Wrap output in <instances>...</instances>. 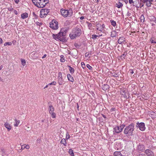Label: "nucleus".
<instances>
[{"instance_id":"f257e3e1","label":"nucleus","mask_w":156,"mask_h":156,"mask_svg":"<svg viewBox=\"0 0 156 156\" xmlns=\"http://www.w3.org/2000/svg\"><path fill=\"white\" fill-rule=\"evenodd\" d=\"M82 32L81 27L77 26L73 29L72 32L69 34V37L72 39L81 36Z\"/></svg>"},{"instance_id":"f03ea898","label":"nucleus","mask_w":156,"mask_h":156,"mask_svg":"<svg viewBox=\"0 0 156 156\" xmlns=\"http://www.w3.org/2000/svg\"><path fill=\"white\" fill-rule=\"evenodd\" d=\"M134 126L135 124L133 123H132L128 126H126L124 130V134L128 136L133 135Z\"/></svg>"},{"instance_id":"7ed1b4c3","label":"nucleus","mask_w":156,"mask_h":156,"mask_svg":"<svg viewBox=\"0 0 156 156\" xmlns=\"http://www.w3.org/2000/svg\"><path fill=\"white\" fill-rule=\"evenodd\" d=\"M66 34V33L64 32H61L60 31L56 34H53L52 37L56 40V39H58L60 41L65 42L66 41L65 37Z\"/></svg>"},{"instance_id":"20e7f679","label":"nucleus","mask_w":156,"mask_h":156,"mask_svg":"<svg viewBox=\"0 0 156 156\" xmlns=\"http://www.w3.org/2000/svg\"><path fill=\"white\" fill-rule=\"evenodd\" d=\"M125 126V125L122 124L120 126H115L113 128L114 134L115 133H118L121 132Z\"/></svg>"},{"instance_id":"39448f33","label":"nucleus","mask_w":156,"mask_h":156,"mask_svg":"<svg viewBox=\"0 0 156 156\" xmlns=\"http://www.w3.org/2000/svg\"><path fill=\"white\" fill-rule=\"evenodd\" d=\"M60 12L64 17H67L68 16H72L73 12L72 10H60Z\"/></svg>"},{"instance_id":"423d86ee","label":"nucleus","mask_w":156,"mask_h":156,"mask_svg":"<svg viewBox=\"0 0 156 156\" xmlns=\"http://www.w3.org/2000/svg\"><path fill=\"white\" fill-rule=\"evenodd\" d=\"M49 26L53 30L57 29L58 28V23L56 20L53 19L50 23Z\"/></svg>"},{"instance_id":"0eeeda50","label":"nucleus","mask_w":156,"mask_h":156,"mask_svg":"<svg viewBox=\"0 0 156 156\" xmlns=\"http://www.w3.org/2000/svg\"><path fill=\"white\" fill-rule=\"evenodd\" d=\"M136 126V128H138L140 130L143 131H144L146 129L145 123L143 122L139 123V122H137Z\"/></svg>"},{"instance_id":"6e6552de","label":"nucleus","mask_w":156,"mask_h":156,"mask_svg":"<svg viewBox=\"0 0 156 156\" xmlns=\"http://www.w3.org/2000/svg\"><path fill=\"white\" fill-rule=\"evenodd\" d=\"M48 0H40L37 7L39 8H43L45 5L48 3Z\"/></svg>"},{"instance_id":"1a4fd4ad","label":"nucleus","mask_w":156,"mask_h":156,"mask_svg":"<svg viewBox=\"0 0 156 156\" xmlns=\"http://www.w3.org/2000/svg\"><path fill=\"white\" fill-rule=\"evenodd\" d=\"M96 26L98 30L101 32H103L104 30L105 26L104 24H101L99 23H96Z\"/></svg>"},{"instance_id":"9d476101","label":"nucleus","mask_w":156,"mask_h":156,"mask_svg":"<svg viewBox=\"0 0 156 156\" xmlns=\"http://www.w3.org/2000/svg\"><path fill=\"white\" fill-rule=\"evenodd\" d=\"M145 149L144 145L139 144L137 147L136 150L138 152H143Z\"/></svg>"},{"instance_id":"9b49d317","label":"nucleus","mask_w":156,"mask_h":156,"mask_svg":"<svg viewBox=\"0 0 156 156\" xmlns=\"http://www.w3.org/2000/svg\"><path fill=\"white\" fill-rule=\"evenodd\" d=\"M49 12V10H40V17L43 18L45 17Z\"/></svg>"},{"instance_id":"f8f14e48","label":"nucleus","mask_w":156,"mask_h":156,"mask_svg":"<svg viewBox=\"0 0 156 156\" xmlns=\"http://www.w3.org/2000/svg\"><path fill=\"white\" fill-rule=\"evenodd\" d=\"M144 153L147 156H154L153 152L149 149H147L145 150Z\"/></svg>"},{"instance_id":"ddd939ff","label":"nucleus","mask_w":156,"mask_h":156,"mask_svg":"<svg viewBox=\"0 0 156 156\" xmlns=\"http://www.w3.org/2000/svg\"><path fill=\"white\" fill-rule=\"evenodd\" d=\"M141 2L143 3H146V4L147 7L150 6L153 0H140Z\"/></svg>"},{"instance_id":"4468645a","label":"nucleus","mask_w":156,"mask_h":156,"mask_svg":"<svg viewBox=\"0 0 156 156\" xmlns=\"http://www.w3.org/2000/svg\"><path fill=\"white\" fill-rule=\"evenodd\" d=\"M48 110L49 113L51 112H54V108L51 102H49L48 103Z\"/></svg>"},{"instance_id":"2eb2a0df","label":"nucleus","mask_w":156,"mask_h":156,"mask_svg":"<svg viewBox=\"0 0 156 156\" xmlns=\"http://www.w3.org/2000/svg\"><path fill=\"white\" fill-rule=\"evenodd\" d=\"M4 126L7 129L8 131H9L12 129V126L8 122H6L4 124Z\"/></svg>"},{"instance_id":"dca6fc26","label":"nucleus","mask_w":156,"mask_h":156,"mask_svg":"<svg viewBox=\"0 0 156 156\" xmlns=\"http://www.w3.org/2000/svg\"><path fill=\"white\" fill-rule=\"evenodd\" d=\"M67 77L68 80L72 82H73L74 81V79L73 77L71 76V74H68L67 75Z\"/></svg>"},{"instance_id":"f3484780","label":"nucleus","mask_w":156,"mask_h":156,"mask_svg":"<svg viewBox=\"0 0 156 156\" xmlns=\"http://www.w3.org/2000/svg\"><path fill=\"white\" fill-rule=\"evenodd\" d=\"M109 86L108 84H104L102 86V88L104 90H106L109 88Z\"/></svg>"},{"instance_id":"a211bd4d","label":"nucleus","mask_w":156,"mask_h":156,"mask_svg":"<svg viewBox=\"0 0 156 156\" xmlns=\"http://www.w3.org/2000/svg\"><path fill=\"white\" fill-rule=\"evenodd\" d=\"M58 82L59 85H62L63 83V79L62 78L58 77Z\"/></svg>"},{"instance_id":"6ab92c4d","label":"nucleus","mask_w":156,"mask_h":156,"mask_svg":"<svg viewBox=\"0 0 156 156\" xmlns=\"http://www.w3.org/2000/svg\"><path fill=\"white\" fill-rule=\"evenodd\" d=\"M28 17V14L27 13L25 12L22 13L21 15V18L23 19L27 18Z\"/></svg>"},{"instance_id":"aec40b11","label":"nucleus","mask_w":156,"mask_h":156,"mask_svg":"<svg viewBox=\"0 0 156 156\" xmlns=\"http://www.w3.org/2000/svg\"><path fill=\"white\" fill-rule=\"evenodd\" d=\"M125 41V38L122 37H120L118 40V42L119 44H121Z\"/></svg>"},{"instance_id":"412c9836","label":"nucleus","mask_w":156,"mask_h":156,"mask_svg":"<svg viewBox=\"0 0 156 156\" xmlns=\"http://www.w3.org/2000/svg\"><path fill=\"white\" fill-rule=\"evenodd\" d=\"M112 74L113 76L116 77H119L120 75V74L119 73V72H113V73H112Z\"/></svg>"},{"instance_id":"4be33fe9","label":"nucleus","mask_w":156,"mask_h":156,"mask_svg":"<svg viewBox=\"0 0 156 156\" xmlns=\"http://www.w3.org/2000/svg\"><path fill=\"white\" fill-rule=\"evenodd\" d=\"M15 123L14 124V126H18V125H19L20 121L19 120H17V119H15Z\"/></svg>"},{"instance_id":"5701e85b","label":"nucleus","mask_w":156,"mask_h":156,"mask_svg":"<svg viewBox=\"0 0 156 156\" xmlns=\"http://www.w3.org/2000/svg\"><path fill=\"white\" fill-rule=\"evenodd\" d=\"M149 19L151 21L154 22L156 23V18L154 16H150V17L149 18Z\"/></svg>"},{"instance_id":"b1692460","label":"nucleus","mask_w":156,"mask_h":156,"mask_svg":"<svg viewBox=\"0 0 156 156\" xmlns=\"http://www.w3.org/2000/svg\"><path fill=\"white\" fill-rule=\"evenodd\" d=\"M61 143L62 144H63V145L65 146H66V139H64V138H63L61 141Z\"/></svg>"},{"instance_id":"393cba45","label":"nucleus","mask_w":156,"mask_h":156,"mask_svg":"<svg viewBox=\"0 0 156 156\" xmlns=\"http://www.w3.org/2000/svg\"><path fill=\"white\" fill-rule=\"evenodd\" d=\"M69 153L71 155V156H74V154L72 149H70L69 150Z\"/></svg>"},{"instance_id":"a878e982","label":"nucleus","mask_w":156,"mask_h":156,"mask_svg":"<svg viewBox=\"0 0 156 156\" xmlns=\"http://www.w3.org/2000/svg\"><path fill=\"white\" fill-rule=\"evenodd\" d=\"M110 22L111 23L112 25L114 27H115L116 25V23L115 21L113 20H110Z\"/></svg>"},{"instance_id":"bb28decb","label":"nucleus","mask_w":156,"mask_h":156,"mask_svg":"<svg viewBox=\"0 0 156 156\" xmlns=\"http://www.w3.org/2000/svg\"><path fill=\"white\" fill-rule=\"evenodd\" d=\"M51 115V117L53 118H55L56 117V114L54 112L49 113Z\"/></svg>"},{"instance_id":"cd10ccee","label":"nucleus","mask_w":156,"mask_h":156,"mask_svg":"<svg viewBox=\"0 0 156 156\" xmlns=\"http://www.w3.org/2000/svg\"><path fill=\"white\" fill-rule=\"evenodd\" d=\"M144 19L145 18L143 14H142L140 17V20L141 22H144Z\"/></svg>"},{"instance_id":"c85d7f7f","label":"nucleus","mask_w":156,"mask_h":156,"mask_svg":"<svg viewBox=\"0 0 156 156\" xmlns=\"http://www.w3.org/2000/svg\"><path fill=\"white\" fill-rule=\"evenodd\" d=\"M116 33L115 31H113V32H112L111 36L112 37H115L116 36Z\"/></svg>"},{"instance_id":"c756f323","label":"nucleus","mask_w":156,"mask_h":156,"mask_svg":"<svg viewBox=\"0 0 156 156\" xmlns=\"http://www.w3.org/2000/svg\"><path fill=\"white\" fill-rule=\"evenodd\" d=\"M69 70L70 71V73L72 74L73 73H74L75 71L74 69L72 67L71 68H70V69H69Z\"/></svg>"},{"instance_id":"7c9ffc66","label":"nucleus","mask_w":156,"mask_h":156,"mask_svg":"<svg viewBox=\"0 0 156 156\" xmlns=\"http://www.w3.org/2000/svg\"><path fill=\"white\" fill-rule=\"evenodd\" d=\"M64 56L63 55H61V58L60 59V61L61 62H64L65 61V59L64 58Z\"/></svg>"},{"instance_id":"2f4dec72","label":"nucleus","mask_w":156,"mask_h":156,"mask_svg":"<svg viewBox=\"0 0 156 156\" xmlns=\"http://www.w3.org/2000/svg\"><path fill=\"white\" fill-rule=\"evenodd\" d=\"M21 64L23 66H25L26 65V61L24 59H22L21 60Z\"/></svg>"},{"instance_id":"473e14b6","label":"nucleus","mask_w":156,"mask_h":156,"mask_svg":"<svg viewBox=\"0 0 156 156\" xmlns=\"http://www.w3.org/2000/svg\"><path fill=\"white\" fill-rule=\"evenodd\" d=\"M116 5H117L116 6L119 8H120L123 6L122 4L120 2H119V4H116Z\"/></svg>"},{"instance_id":"72a5a7b5","label":"nucleus","mask_w":156,"mask_h":156,"mask_svg":"<svg viewBox=\"0 0 156 156\" xmlns=\"http://www.w3.org/2000/svg\"><path fill=\"white\" fill-rule=\"evenodd\" d=\"M99 36L98 35H95V34H93L92 35V38L93 39H96Z\"/></svg>"},{"instance_id":"f704fd0d","label":"nucleus","mask_w":156,"mask_h":156,"mask_svg":"<svg viewBox=\"0 0 156 156\" xmlns=\"http://www.w3.org/2000/svg\"><path fill=\"white\" fill-rule=\"evenodd\" d=\"M70 137V135L69 134L68 132L66 133V139L67 140L69 139Z\"/></svg>"},{"instance_id":"c9c22d12","label":"nucleus","mask_w":156,"mask_h":156,"mask_svg":"<svg viewBox=\"0 0 156 156\" xmlns=\"http://www.w3.org/2000/svg\"><path fill=\"white\" fill-rule=\"evenodd\" d=\"M33 3L35 5L37 6V5L38 4L39 2L38 1L34 0V1H32Z\"/></svg>"},{"instance_id":"e433bc0d","label":"nucleus","mask_w":156,"mask_h":156,"mask_svg":"<svg viewBox=\"0 0 156 156\" xmlns=\"http://www.w3.org/2000/svg\"><path fill=\"white\" fill-rule=\"evenodd\" d=\"M12 44V43L11 42H7L5 43L4 44V46H6V45H11Z\"/></svg>"},{"instance_id":"4c0bfd02","label":"nucleus","mask_w":156,"mask_h":156,"mask_svg":"<svg viewBox=\"0 0 156 156\" xmlns=\"http://www.w3.org/2000/svg\"><path fill=\"white\" fill-rule=\"evenodd\" d=\"M87 67L90 70H92L93 68L90 66L89 64H87L86 65Z\"/></svg>"},{"instance_id":"58836bf2","label":"nucleus","mask_w":156,"mask_h":156,"mask_svg":"<svg viewBox=\"0 0 156 156\" xmlns=\"http://www.w3.org/2000/svg\"><path fill=\"white\" fill-rule=\"evenodd\" d=\"M36 24L37 25L39 26V27L41 26V25H42V23H40L38 22H36Z\"/></svg>"},{"instance_id":"ea45409f","label":"nucleus","mask_w":156,"mask_h":156,"mask_svg":"<svg viewBox=\"0 0 156 156\" xmlns=\"http://www.w3.org/2000/svg\"><path fill=\"white\" fill-rule=\"evenodd\" d=\"M127 16H130L131 15V11H128L127 12Z\"/></svg>"},{"instance_id":"a19ab883","label":"nucleus","mask_w":156,"mask_h":156,"mask_svg":"<svg viewBox=\"0 0 156 156\" xmlns=\"http://www.w3.org/2000/svg\"><path fill=\"white\" fill-rule=\"evenodd\" d=\"M56 82L55 81H54L52 82L51 83H49L48 84V85H56Z\"/></svg>"},{"instance_id":"79ce46f5","label":"nucleus","mask_w":156,"mask_h":156,"mask_svg":"<svg viewBox=\"0 0 156 156\" xmlns=\"http://www.w3.org/2000/svg\"><path fill=\"white\" fill-rule=\"evenodd\" d=\"M81 66L83 69L85 68V66L84 62H82L81 63Z\"/></svg>"},{"instance_id":"37998d69","label":"nucleus","mask_w":156,"mask_h":156,"mask_svg":"<svg viewBox=\"0 0 156 156\" xmlns=\"http://www.w3.org/2000/svg\"><path fill=\"white\" fill-rule=\"evenodd\" d=\"M74 46L77 48H79L80 46L78 44L75 43L74 44Z\"/></svg>"},{"instance_id":"c03bdc74","label":"nucleus","mask_w":156,"mask_h":156,"mask_svg":"<svg viewBox=\"0 0 156 156\" xmlns=\"http://www.w3.org/2000/svg\"><path fill=\"white\" fill-rule=\"evenodd\" d=\"M33 16L35 18H37L38 16L35 14L34 12H33Z\"/></svg>"},{"instance_id":"a18cd8bd","label":"nucleus","mask_w":156,"mask_h":156,"mask_svg":"<svg viewBox=\"0 0 156 156\" xmlns=\"http://www.w3.org/2000/svg\"><path fill=\"white\" fill-rule=\"evenodd\" d=\"M58 78H62V74L61 72H59L58 73Z\"/></svg>"},{"instance_id":"49530a36","label":"nucleus","mask_w":156,"mask_h":156,"mask_svg":"<svg viewBox=\"0 0 156 156\" xmlns=\"http://www.w3.org/2000/svg\"><path fill=\"white\" fill-rule=\"evenodd\" d=\"M30 148V147L28 145H27L25 146H24L23 149H24L25 148L28 149Z\"/></svg>"},{"instance_id":"de8ad7c7","label":"nucleus","mask_w":156,"mask_h":156,"mask_svg":"<svg viewBox=\"0 0 156 156\" xmlns=\"http://www.w3.org/2000/svg\"><path fill=\"white\" fill-rule=\"evenodd\" d=\"M115 110V108H112L110 110V111L111 112H112L113 111H114Z\"/></svg>"},{"instance_id":"09e8293b","label":"nucleus","mask_w":156,"mask_h":156,"mask_svg":"<svg viewBox=\"0 0 156 156\" xmlns=\"http://www.w3.org/2000/svg\"><path fill=\"white\" fill-rule=\"evenodd\" d=\"M89 53L88 52H86L85 53V57H87L89 55Z\"/></svg>"},{"instance_id":"8fccbe9b","label":"nucleus","mask_w":156,"mask_h":156,"mask_svg":"<svg viewBox=\"0 0 156 156\" xmlns=\"http://www.w3.org/2000/svg\"><path fill=\"white\" fill-rule=\"evenodd\" d=\"M129 2L130 4L133 3V0H129Z\"/></svg>"},{"instance_id":"3c124183","label":"nucleus","mask_w":156,"mask_h":156,"mask_svg":"<svg viewBox=\"0 0 156 156\" xmlns=\"http://www.w3.org/2000/svg\"><path fill=\"white\" fill-rule=\"evenodd\" d=\"M126 55H125V53L123 54L122 55H121L120 56V57H122V56H124L123 58H125V57L126 56Z\"/></svg>"},{"instance_id":"603ef678","label":"nucleus","mask_w":156,"mask_h":156,"mask_svg":"<svg viewBox=\"0 0 156 156\" xmlns=\"http://www.w3.org/2000/svg\"><path fill=\"white\" fill-rule=\"evenodd\" d=\"M129 71H130V73L131 74H133L134 73L133 70L132 69H129Z\"/></svg>"},{"instance_id":"864d4df0","label":"nucleus","mask_w":156,"mask_h":156,"mask_svg":"<svg viewBox=\"0 0 156 156\" xmlns=\"http://www.w3.org/2000/svg\"><path fill=\"white\" fill-rule=\"evenodd\" d=\"M14 1L16 4H18V3L19 2V0H14Z\"/></svg>"},{"instance_id":"5fc2aeb1","label":"nucleus","mask_w":156,"mask_h":156,"mask_svg":"<svg viewBox=\"0 0 156 156\" xmlns=\"http://www.w3.org/2000/svg\"><path fill=\"white\" fill-rule=\"evenodd\" d=\"M92 26V24L91 23H88V26L89 27H90Z\"/></svg>"},{"instance_id":"6e6d98bb","label":"nucleus","mask_w":156,"mask_h":156,"mask_svg":"<svg viewBox=\"0 0 156 156\" xmlns=\"http://www.w3.org/2000/svg\"><path fill=\"white\" fill-rule=\"evenodd\" d=\"M151 43H155L156 44V41H154L153 40H151Z\"/></svg>"},{"instance_id":"4d7b16f0","label":"nucleus","mask_w":156,"mask_h":156,"mask_svg":"<svg viewBox=\"0 0 156 156\" xmlns=\"http://www.w3.org/2000/svg\"><path fill=\"white\" fill-rule=\"evenodd\" d=\"M2 38H0V44H2Z\"/></svg>"},{"instance_id":"13d9d810","label":"nucleus","mask_w":156,"mask_h":156,"mask_svg":"<svg viewBox=\"0 0 156 156\" xmlns=\"http://www.w3.org/2000/svg\"><path fill=\"white\" fill-rule=\"evenodd\" d=\"M137 156H145L143 154H140L137 155Z\"/></svg>"},{"instance_id":"bf43d9fd","label":"nucleus","mask_w":156,"mask_h":156,"mask_svg":"<svg viewBox=\"0 0 156 156\" xmlns=\"http://www.w3.org/2000/svg\"><path fill=\"white\" fill-rule=\"evenodd\" d=\"M101 115L104 118H105V119L107 117L105 115H103V114H101Z\"/></svg>"},{"instance_id":"052dcab7","label":"nucleus","mask_w":156,"mask_h":156,"mask_svg":"<svg viewBox=\"0 0 156 156\" xmlns=\"http://www.w3.org/2000/svg\"><path fill=\"white\" fill-rule=\"evenodd\" d=\"M47 56V55L46 54H45L44 55V56L42 57V58H45Z\"/></svg>"},{"instance_id":"680f3d73","label":"nucleus","mask_w":156,"mask_h":156,"mask_svg":"<svg viewBox=\"0 0 156 156\" xmlns=\"http://www.w3.org/2000/svg\"><path fill=\"white\" fill-rule=\"evenodd\" d=\"M123 1L125 2V3L126 4H127L128 3V0H124V1Z\"/></svg>"},{"instance_id":"e2e57ef3","label":"nucleus","mask_w":156,"mask_h":156,"mask_svg":"<svg viewBox=\"0 0 156 156\" xmlns=\"http://www.w3.org/2000/svg\"><path fill=\"white\" fill-rule=\"evenodd\" d=\"M14 13L16 15H17L18 14L16 10H14Z\"/></svg>"},{"instance_id":"0e129e2a","label":"nucleus","mask_w":156,"mask_h":156,"mask_svg":"<svg viewBox=\"0 0 156 156\" xmlns=\"http://www.w3.org/2000/svg\"><path fill=\"white\" fill-rule=\"evenodd\" d=\"M80 19L83 20L84 19V17L83 16H81L80 18Z\"/></svg>"},{"instance_id":"69168bd1","label":"nucleus","mask_w":156,"mask_h":156,"mask_svg":"<svg viewBox=\"0 0 156 156\" xmlns=\"http://www.w3.org/2000/svg\"><path fill=\"white\" fill-rule=\"evenodd\" d=\"M76 106H77V108L78 109V108H79V105H78V103H77V104H76Z\"/></svg>"},{"instance_id":"338daca9","label":"nucleus","mask_w":156,"mask_h":156,"mask_svg":"<svg viewBox=\"0 0 156 156\" xmlns=\"http://www.w3.org/2000/svg\"><path fill=\"white\" fill-rule=\"evenodd\" d=\"M3 68L2 65H1L0 67V70H1Z\"/></svg>"},{"instance_id":"774afa93","label":"nucleus","mask_w":156,"mask_h":156,"mask_svg":"<svg viewBox=\"0 0 156 156\" xmlns=\"http://www.w3.org/2000/svg\"><path fill=\"white\" fill-rule=\"evenodd\" d=\"M143 5H144L143 4H142V3L140 4V5L141 6H140L141 7L142 6H143Z\"/></svg>"}]
</instances>
